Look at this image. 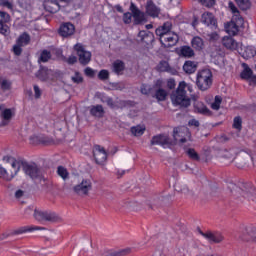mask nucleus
Instances as JSON below:
<instances>
[{
  "label": "nucleus",
  "instance_id": "1",
  "mask_svg": "<svg viewBox=\"0 0 256 256\" xmlns=\"http://www.w3.org/2000/svg\"><path fill=\"white\" fill-rule=\"evenodd\" d=\"M171 29H173V23L167 21L155 31L156 35L160 37V43L165 47H175L179 43V35L171 32Z\"/></svg>",
  "mask_w": 256,
  "mask_h": 256
},
{
  "label": "nucleus",
  "instance_id": "2",
  "mask_svg": "<svg viewBox=\"0 0 256 256\" xmlns=\"http://www.w3.org/2000/svg\"><path fill=\"white\" fill-rule=\"evenodd\" d=\"M187 83L182 81L179 83L177 89L170 95V99L174 107H189L191 105V98L187 95Z\"/></svg>",
  "mask_w": 256,
  "mask_h": 256
},
{
  "label": "nucleus",
  "instance_id": "3",
  "mask_svg": "<svg viewBox=\"0 0 256 256\" xmlns=\"http://www.w3.org/2000/svg\"><path fill=\"white\" fill-rule=\"evenodd\" d=\"M232 195L235 199H248V201H255L256 190L251 184H242L241 186H233Z\"/></svg>",
  "mask_w": 256,
  "mask_h": 256
},
{
  "label": "nucleus",
  "instance_id": "4",
  "mask_svg": "<svg viewBox=\"0 0 256 256\" xmlns=\"http://www.w3.org/2000/svg\"><path fill=\"white\" fill-rule=\"evenodd\" d=\"M213 83V73L211 70L204 69L197 73L196 84L201 91H207Z\"/></svg>",
  "mask_w": 256,
  "mask_h": 256
},
{
  "label": "nucleus",
  "instance_id": "5",
  "mask_svg": "<svg viewBox=\"0 0 256 256\" xmlns=\"http://www.w3.org/2000/svg\"><path fill=\"white\" fill-rule=\"evenodd\" d=\"M173 137L177 143L183 145L191 141V132L189 131V128L185 126L176 127L173 130Z\"/></svg>",
  "mask_w": 256,
  "mask_h": 256
},
{
  "label": "nucleus",
  "instance_id": "6",
  "mask_svg": "<svg viewBox=\"0 0 256 256\" xmlns=\"http://www.w3.org/2000/svg\"><path fill=\"white\" fill-rule=\"evenodd\" d=\"M93 189V182L89 178H84L73 187L74 193L80 197L87 196Z\"/></svg>",
  "mask_w": 256,
  "mask_h": 256
},
{
  "label": "nucleus",
  "instance_id": "7",
  "mask_svg": "<svg viewBox=\"0 0 256 256\" xmlns=\"http://www.w3.org/2000/svg\"><path fill=\"white\" fill-rule=\"evenodd\" d=\"M15 117V108H7L4 104L0 105V118L3 127L9 125Z\"/></svg>",
  "mask_w": 256,
  "mask_h": 256
},
{
  "label": "nucleus",
  "instance_id": "8",
  "mask_svg": "<svg viewBox=\"0 0 256 256\" xmlns=\"http://www.w3.org/2000/svg\"><path fill=\"white\" fill-rule=\"evenodd\" d=\"M74 50L79 57V62L81 65H87L91 61V52L85 50V46H83V44L77 43L74 46Z\"/></svg>",
  "mask_w": 256,
  "mask_h": 256
},
{
  "label": "nucleus",
  "instance_id": "9",
  "mask_svg": "<svg viewBox=\"0 0 256 256\" xmlns=\"http://www.w3.org/2000/svg\"><path fill=\"white\" fill-rule=\"evenodd\" d=\"M130 11L134 19V25H141V23H145V21H147V17H145V12L139 10V8H137L134 3H131Z\"/></svg>",
  "mask_w": 256,
  "mask_h": 256
},
{
  "label": "nucleus",
  "instance_id": "10",
  "mask_svg": "<svg viewBox=\"0 0 256 256\" xmlns=\"http://www.w3.org/2000/svg\"><path fill=\"white\" fill-rule=\"evenodd\" d=\"M93 157L97 165H103L107 161V151H105V148L96 145L93 149Z\"/></svg>",
  "mask_w": 256,
  "mask_h": 256
},
{
  "label": "nucleus",
  "instance_id": "11",
  "mask_svg": "<svg viewBox=\"0 0 256 256\" xmlns=\"http://www.w3.org/2000/svg\"><path fill=\"white\" fill-rule=\"evenodd\" d=\"M201 23L206 25V27H210V29H217V18L211 12H204L201 16Z\"/></svg>",
  "mask_w": 256,
  "mask_h": 256
},
{
  "label": "nucleus",
  "instance_id": "12",
  "mask_svg": "<svg viewBox=\"0 0 256 256\" xmlns=\"http://www.w3.org/2000/svg\"><path fill=\"white\" fill-rule=\"evenodd\" d=\"M239 238L242 241H254V243H256V228L249 226L246 227L240 234H239Z\"/></svg>",
  "mask_w": 256,
  "mask_h": 256
},
{
  "label": "nucleus",
  "instance_id": "13",
  "mask_svg": "<svg viewBox=\"0 0 256 256\" xmlns=\"http://www.w3.org/2000/svg\"><path fill=\"white\" fill-rule=\"evenodd\" d=\"M23 171L25 175H28L31 179H37L40 175L39 168L37 167V164H30V163H24L23 164Z\"/></svg>",
  "mask_w": 256,
  "mask_h": 256
},
{
  "label": "nucleus",
  "instance_id": "14",
  "mask_svg": "<svg viewBox=\"0 0 256 256\" xmlns=\"http://www.w3.org/2000/svg\"><path fill=\"white\" fill-rule=\"evenodd\" d=\"M242 66L244 69L240 74L241 79L249 81L250 85H256V75L253 74V70L246 63H243Z\"/></svg>",
  "mask_w": 256,
  "mask_h": 256
},
{
  "label": "nucleus",
  "instance_id": "15",
  "mask_svg": "<svg viewBox=\"0 0 256 256\" xmlns=\"http://www.w3.org/2000/svg\"><path fill=\"white\" fill-rule=\"evenodd\" d=\"M200 235L204 237V239H207L209 243H221L223 241L224 237L223 234L220 232H206L204 233L203 231L199 230Z\"/></svg>",
  "mask_w": 256,
  "mask_h": 256
},
{
  "label": "nucleus",
  "instance_id": "16",
  "mask_svg": "<svg viewBox=\"0 0 256 256\" xmlns=\"http://www.w3.org/2000/svg\"><path fill=\"white\" fill-rule=\"evenodd\" d=\"M11 21V16L7 12L0 11V33L1 35H7V31H9V27L7 23Z\"/></svg>",
  "mask_w": 256,
  "mask_h": 256
},
{
  "label": "nucleus",
  "instance_id": "17",
  "mask_svg": "<svg viewBox=\"0 0 256 256\" xmlns=\"http://www.w3.org/2000/svg\"><path fill=\"white\" fill-rule=\"evenodd\" d=\"M75 34V25L70 22H66L61 24L59 28V35L61 37H71V35Z\"/></svg>",
  "mask_w": 256,
  "mask_h": 256
},
{
  "label": "nucleus",
  "instance_id": "18",
  "mask_svg": "<svg viewBox=\"0 0 256 256\" xmlns=\"http://www.w3.org/2000/svg\"><path fill=\"white\" fill-rule=\"evenodd\" d=\"M243 24H239L236 20H232L225 24L224 29L228 35H237L239 33V26Z\"/></svg>",
  "mask_w": 256,
  "mask_h": 256
},
{
  "label": "nucleus",
  "instance_id": "19",
  "mask_svg": "<svg viewBox=\"0 0 256 256\" xmlns=\"http://www.w3.org/2000/svg\"><path fill=\"white\" fill-rule=\"evenodd\" d=\"M151 145H161L165 147V145H171V139L165 134L157 135L152 138Z\"/></svg>",
  "mask_w": 256,
  "mask_h": 256
},
{
  "label": "nucleus",
  "instance_id": "20",
  "mask_svg": "<svg viewBox=\"0 0 256 256\" xmlns=\"http://www.w3.org/2000/svg\"><path fill=\"white\" fill-rule=\"evenodd\" d=\"M44 9L48 13H57L61 9V5L57 0H46L44 1Z\"/></svg>",
  "mask_w": 256,
  "mask_h": 256
},
{
  "label": "nucleus",
  "instance_id": "21",
  "mask_svg": "<svg viewBox=\"0 0 256 256\" xmlns=\"http://www.w3.org/2000/svg\"><path fill=\"white\" fill-rule=\"evenodd\" d=\"M228 9H230L231 13L233 14V21H236L239 25H243L244 20L243 17H241V14L239 13V9L233 2L228 3Z\"/></svg>",
  "mask_w": 256,
  "mask_h": 256
},
{
  "label": "nucleus",
  "instance_id": "22",
  "mask_svg": "<svg viewBox=\"0 0 256 256\" xmlns=\"http://www.w3.org/2000/svg\"><path fill=\"white\" fill-rule=\"evenodd\" d=\"M146 13L150 17H159V14L161 13V9L153 3V1L149 0L146 4Z\"/></svg>",
  "mask_w": 256,
  "mask_h": 256
},
{
  "label": "nucleus",
  "instance_id": "23",
  "mask_svg": "<svg viewBox=\"0 0 256 256\" xmlns=\"http://www.w3.org/2000/svg\"><path fill=\"white\" fill-rule=\"evenodd\" d=\"M222 44L226 49H230V51H236L239 49V43L233 39V37L226 36L222 39Z\"/></svg>",
  "mask_w": 256,
  "mask_h": 256
},
{
  "label": "nucleus",
  "instance_id": "24",
  "mask_svg": "<svg viewBox=\"0 0 256 256\" xmlns=\"http://www.w3.org/2000/svg\"><path fill=\"white\" fill-rule=\"evenodd\" d=\"M52 74H53L52 70H49L46 67L40 66V69L37 72L36 77H38V79H40L41 81H47L49 76H51Z\"/></svg>",
  "mask_w": 256,
  "mask_h": 256
},
{
  "label": "nucleus",
  "instance_id": "25",
  "mask_svg": "<svg viewBox=\"0 0 256 256\" xmlns=\"http://www.w3.org/2000/svg\"><path fill=\"white\" fill-rule=\"evenodd\" d=\"M131 253L130 248L122 249V250H109L103 253L102 256H125Z\"/></svg>",
  "mask_w": 256,
  "mask_h": 256
},
{
  "label": "nucleus",
  "instance_id": "26",
  "mask_svg": "<svg viewBox=\"0 0 256 256\" xmlns=\"http://www.w3.org/2000/svg\"><path fill=\"white\" fill-rule=\"evenodd\" d=\"M183 70L185 73L191 75L197 71V63L193 61H186L183 65Z\"/></svg>",
  "mask_w": 256,
  "mask_h": 256
},
{
  "label": "nucleus",
  "instance_id": "27",
  "mask_svg": "<svg viewBox=\"0 0 256 256\" xmlns=\"http://www.w3.org/2000/svg\"><path fill=\"white\" fill-rule=\"evenodd\" d=\"M90 115L93 117H103V115H105V110L102 105L92 106L90 109Z\"/></svg>",
  "mask_w": 256,
  "mask_h": 256
},
{
  "label": "nucleus",
  "instance_id": "28",
  "mask_svg": "<svg viewBox=\"0 0 256 256\" xmlns=\"http://www.w3.org/2000/svg\"><path fill=\"white\" fill-rule=\"evenodd\" d=\"M44 221H48L50 223H57V221H61V218L55 212L46 211Z\"/></svg>",
  "mask_w": 256,
  "mask_h": 256
},
{
  "label": "nucleus",
  "instance_id": "29",
  "mask_svg": "<svg viewBox=\"0 0 256 256\" xmlns=\"http://www.w3.org/2000/svg\"><path fill=\"white\" fill-rule=\"evenodd\" d=\"M194 109L197 111V113H202L203 115H206V113H209V109H207V106L201 101L195 100L194 101Z\"/></svg>",
  "mask_w": 256,
  "mask_h": 256
},
{
  "label": "nucleus",
  "instance_id": "30",
  "mask_svg": "<svg viewBox=\"0 0 256 256\" xmlns=\"http://www.w3.org/2000/svg\"><path fill=\"white\" fill-rule=\"evenodd\" d=\"M191 45L194 49H196V51H201L205 44L203 42V38L196 36L192 39Z\"/></svg>",
  "mask_w": 256,
  "mask_h": 256
},
{
  "label": "nucleus",
  "instance_id": "31",
  "mask_svg": "<svg viewBox=\"0 0 256 256\" xmlns=\"http://www.w3.org/2000/svg\"><path fill=\"white\" fill-rule=\"evenodd\" d=\"M30 42H31V36H29L27 32H24L23 34H21L16 41V43H18V45H21L22 47H25V45H27Z\"/></svg>",
  "mask_w": 256,
  "mask_h": 256
},
{
  "label": "nucleus",
  "instance_id": "32",
  "mask_svg": "<svg viewBox=\"0 0 256 256\" xmlns=\"http://www.w3.org/2000/svg\"><path fill=\"white\" fill-rule=\"evenodd\" d=\"M25 163L26 162L12 160L11 167L14 170V172H11V174L14 175V177H15L17 175V173H19V171H21V167L23 169V164H25Z\"/></svg>",
  "mask_w": 256,
  "mask_h": 256
},
{
  "label": "nucleus",
  "instance_id": "33",
  "mask_svg": "<svg viewBox=\"0 0 256 256\" xmlns=\"http://www.w3.org/2000/svg\"><path fill=\"white\" fill-rule=\"evenodd\" d=\"M15 177V174H9L7 172V169H5L3 166H0V178L4 179V181H12Z\"/></svg>",
  "mask_w": 256,
  "mask_h": 256
},
{
  "label": "nucleus",
  "instance_id": "34",
  "mask_svg": "<svg viewBox=\"0 0 256 256\" xmlns=\"http://www.w3.org/2000/svg\"><path fill=\"white\" fill-rule=\"evenodd\" d=\"M112 69L116 75H119L125 69V63L121 60H116L112 65Z\"/></svg>",
  "mask_w": 256,
  "mask_h": 256
},
{
  "label": "nucleus",
  "instance_id": "35",
  "mask_svg": "<svg viewBox=\"0 0 256 256\" xmlns=\"http://www.w3.org/2000/svg\"><path fill=\"white\" fill-rule=\"evenodd\" d=\"M180 55H182V57H193L195 55V52L193 51L192 47L189 46H183L180 49Z\"/></svg>",
  "mask_w": 256,
  "mask_h": 256
},
{
  "label": "nucleus",
  "instance_id": "36",
  "mask_svg": "<svg viewBox=\"0 0 256 256\" xmlns=\"http://www.w3.org/2000/svg\"><path fill=\"white\" fill-rule=\"evenodd\" d=\"M131 133L134 137H141L145 133V126L137 125L131 128Z\"/></svg>",
  "mask_w": 256,
  "mask_h": 256
},
{
  "label": "nucleus",
  "instance_id": "37",
  "mask_svg": "<svg viewBox=\"0 0 256 256\" xmlns=\"http://www.w3.org/2000/svg\"><path fill=\"white\" fill-rule=\"evenodd\" d=\"M178 191H180L182 195H185V197H193V190H190L186 184H181L178 187Z\"/></svg>",
  "mask_w": 256,
  "mask_h": 256
},
{
  "label": "nucleus",
  "instance_id": "38",
  "mask_svg": "<svg viewBox=\"0 0 256 256\" xmlns=\"http://www.w3.org/2000/svg\"><path fill=\"white\" fill-rule=\"evenodd\" d=\"M157 71H160L161 73L171 71V66H169V62L160 61L159 64L157 65Z\"/></svg>",
  "mask_w": 256,
  "mask_h": 256
},
{
  "label": "nucleus",
  "instance_id": "39",
  "mask_svg": "<svg viewBox=\"0 0 256 256\" xmlns=\"http://www.w3.org/2000/svg\"><path fill=\"white\" fill-rule=\"evenodd\" d=\"M238 7L242 9V11H247V9H251V1L249 0H235Z\"/></svg>",
  "mask_w": 256,
  "mask_h": 256
},
{
  "label": "nucleus",
  "instance_id": "40",
  "mask_svg": "<svg viewBox=\"0 0 256 256\" xmlns=\"http://www.w3.org/2000/svg\"><path fill=\"white\" fill-rule=\"evenodd\" d=\"M167 95L168 93L163 88H159L155 93L157 101H165L167 99Z\"/></svg>",
  "mask_w": 256,
  "mask_h": 256
},
{
  "label": "nucleus",
  "instance_id": "41",
  "mask_svg": "<svg viewBox=\"0 0 256 256\" xmlns=\"http://www.w3.org/2000/svg\"><path fill=\"white\" fill-rule=\"evenodd\" d=\"M45 213L46 211L35 209L33 213L34 219L40 223H43L45 221Z\"/></svg>",
  "mask_w": 256,
  "mask_h": 256
},
{
  "label": "nucleus",
  "instance_id": "42",
  "mask_svg": "<svg viewBox=\"0 0 256 256\" xmlns=\"http://www.w3.org/2000/svg\"><path fill=\"white\" fill-rule=\"evenodd\" d=\"M49 59H51V52H49L47 50H43L40 54L38 62L39 63H47V61H49Z\"/></svg>",
  "mask_w": 256,
  "mask_h": 256
},
{
  "label": "nucleus",
  "instance_id": "43",
  "mask_svg": "<svg viewBox=\"0 0 256 256\" xmlns=\"http://www.w3.org/2000/svg\"><path fill=\"white\" fill-rule=\"evenodd\" d=\"M30 143L31 145H41L45 143V139H43V136L33 135L30 137Z\"/></svg>",
  "mask_w": 256,
  "mask_h": 256
},
{
  "label": "nucleus",
  "instance_id": "44",
  "mask_svg": "<svg viewBox=\"0 0 256 256\" xmlns=\"http://www.w3.org/2000/svg\"><path fill=\"white\" fill-rule=\"evenodd\" d=\"M138 37H140L141 41H146L145 39H149V41H151L153 39V33L142 30L138 33Z\"/></svg>",
  "mask_w": 256,
  "mask_h": 256
},
{
  "label": "nucleus",
  "instance_id": "45",
  "mask_svg": "<svg viewBox=\"0 0 256 256\" xmlns=\"http://www.w3.org/2000/svg\"><path fill=\"white\" fill-rule=\"evenodd\" d=\"M57 174L59 175V177H61L64 181L65 179H69V172L66 170L65 167L63 166H59L57 168Z\"/></svg>",
  "mask_w": 256,
  "mask_h": 256
},
{
  "label": "nucleus",
  "instance_id": "46",
  "mask_svg": "<svg viewBox=\"0 0 256 256\" xmlns=\"http://www.w3.org/2000/svg\"><path fill=\"white\" fill-rule=\"evenodd\" d=\"M223 98L221 96H215L214 102L211 104V108L214 111H219Z\"/></svg>",
  "mask_w": 256,
  "mask_h": 256
},
{
  "label": "nucleus",
  "instance_id": "47",
  "mask_svg": "<svg viewBox=\"0 0 256 256\" xmlns=\"http://www.w3.org/2000/svg\"><path fill=\"white\" fill-rule=\"evenodd\" d=\"M186 154L188 155V157L190 159H192L193 161H199V154L197 153V151H195V149L193 148H189L186 151Z\"/></svg>",
  "mask_w": 256,
  "mask_h": 256
},
{
  "label": "nucleus",
  "instance_id": "48",
  "mask_svg": "<svg viewBox=\"0 0 256 256\" xmlns=\"http://www.w3.org/2000/svg\"><path fill=\"white\" fill-rule=\"evenodd\" d=\"M242 125H243V120L241 119V117H239V116L235 117L234 122H233L234 129L241 131V129L243 127Z\"/></svg>",
  "mask_w": 256,
  "mask_h": 256
},
{
  "label": "nucleus",
  "instance_id": "49",
  "mask_svg": "<svg viewBox=\"0 0 256 256\" xmlns=\"http://www.w3.org/2000/svg\"><path fill=\"white\" fill-rule=\"evenodd\" d=\"M73 83L79 85V83H83V76L79 72H75V74L71 77Z\"/></svg>",
  "mask_w": 256,
  "mask_h": 256
},
{
  "label": "nucleus",
  "instance_id": "50",
  "mask_svg": "<svg viewBox=\"0 0 256 256\" xmlns=\"http://www.w3.org/2000/svg\"><path fill=\"white\" fill-rule=\"evenodd\" d=\"M131 21H133V13L130 12H126L123 14V22L126 25H129L131 23Z\"/></svg>",
  "mask_w": 256,
  "mask_h": 256
},
{
  "label": "nucleus",
  "instance_id": "51",
  "mask_svg": "<svg viewBox=\"0 0 256 256\" xmlns=\"http://www.w3.org/2000/svg\"><path fill=\"white\" fill-rule=\"evenodd\" d=\"M0 7H6V9L13 11V2L9 0H0Z\"/></svg>",
  "mask_w": 256,
  "mask_h": 256
},
{
  "label": "nucleus",
  "instance_id": "52",
  "mask_svg": "<svg viewBox=\"0 0 256 256\" xmlns=\"http://www.w3.org/2000/svg\"><path fill=\"white\" fill-rule=\"evenodd\" d=\"M98 78L100 79V81H107V79H109V71L108 70H101L98 73Z\"/></svg>",
  "mask_w": 256,
  "mask_h": 256
},
{
  "label": "nucleus",
  "instance_id": "53",
  "mask_svg": "<svg viewBox=\"0 0 256 256\" xmlns=\"http://www.w3.org/2000/svg\"><path fill=\"white\" fill-rule=\"evenodd\" d=\"M141 93L143 95H149V93H151V86L147 85V84H143L141 86Z\"/></svg>",
  "mask_w": 256,
  "mask_h": 256
},
{
  "label": "nucleus",
  "instance_id": "54",
  "mask_svg": "<svg viewBox=\"0 0 256 256\" xmlns=\"http://www.w3.org/2000/svg\"><path fill=\"white\" fill-rule=\"evenodd\" d=\"M43 227H39V226H28L24 231L28 232V233H32V231H43Z\"/></svg>",
  "mask_w": 256,
  "mask_h": 256
},
{
  "label": "nucleus",
  "instance_id": "55",
  "mask_svg": "<svg viewBox=\"0 0 256 256\" xmlns=\"http://www.w3.org/2000/svg\"><path fill=\"white\" fill-rule=\"evenodd\" d=\"M21 47L23 46L16 42V45L13 47V51L16 55H21V53H23V49Z\"/></svg>",
  "mask_w": 256,
  "mask_h": 256
},
{
  "label": "nucleus",
  "instance_id": "56",
  "mask_svg": "<svg viewBox=\"0 0 256 256\" xmlns=\"http://www.w3.org/2000/svg\"><path fill=\"white\" fill-rule=\"evenodd\" d=\"M84 73L86 77H95V70H93V68H85Z\"/></svg>",
  "mask_w": 256,
  "mask_h": 256
},
{
  "label": "nucleus",
  "instance_id": "57",
  "mask_svg": "<svg viewBox=\"0 0 256 256\" xmlns=\"http://www.w3.org/2000/svg\"><path fill=\"white\" fill-rule=\"evenodd\" d=\"M209 41H219V34L217 32H212L208 34Z\"/></svg>",
  "mask_w": 256,
  "mask_h": 256
},
{
  "label": "nucleus",
  "instance_id": "58",
  "mask_svg": "<svg viewBox=\"0 0 256 256\" xmlns=\"http://www.w3.org/2000/svg\"><path fill=\"white\" fill-rule=\"evenodd\" d=\"M242 56L244 57V59H249L253 57V50H251L250 48H246Z\"/></svg>",
  "mask_w": 256,
  "mask_h": 256
},
{
  "label": "nucleus",
  "instance_id": "59",
  "mask_svg": "<svg viewBox=\"0 0 256 256\" xmlns=\"http://www.w3.org/2000/svg\"><path fill=\"white\" fill-rule=\"evenodd\" d=\"M202 5H205V7H213L215 5V0H200Z\"/></svg>",
  "mask_w": 256,
  "mask_h": 256
},
{
  "label": "nucleus",
  "instance_id": "60",
  "mask_svg": "<svg viewBox=\"0 0 256 256\" xmlns=\"http://www.w3.org/2000/svg\"><path fill=\"white\" fill-rule=\"evenodd\" d=\"M176 85L177 84L175 83V79L170 78V79L167 80L168 89H175Z\"/></svg>",
  "mask_w": 256,
  "mask_h": 256
},
{
  "label": "nucleus",
  "instance_id": "61",
  "mask_svg": "<svg viewBox=\"0 0 256 256\" xmlns=\"http://www.w3.org/2000/svg\"><path fill=\"white\" fill-rule=\"evenodd\" d=\"M10 87H11V82L7 80H3L1 82V89H3L4 91H7V89H9Z\"/></svg>",
  "mask_w": 256,
  "mask_h": 256
},
{
  "label": "nucleus",
  "instance_id": "62",
  "mask_svg": "<svg viewBox=\"0 0 256 256\" xmlns=\"http://www.w3.org/2000/svg\"><path fill=\"white\" fill-rule=\"evenodd\" d=\"M34 93L36 99H39V97H41V89L39 88V86L34 85Z\"/></svg>",
  "mask_w": 256,
  "mask_h": 256
},
{
  "label": "nucleus",
  "instance_id": "63",
  "mask_svg": "<svg viewBox=\"0 0 256 256\" xmlns=\"http://www.w3.org/2000/svg\"><path fill=\"white\" fill-rule=\"evenodd\" d=\"M67 63H68L69 65H73V64L77 63V57H76V56H70V57L68 58V60H67Z\"/></svg>",
  "mask_w": 256,
  "mask_h": 256
},
{
  "label": "nucleus",
  "instance_id": "64",
  "mask_svg": "<svg viewBox=\"0 0 256 256\" xmlns=\"http://www.w3.org/2000/svg\"><path fill=\"white\" fill-rule=\"evenodd\" d=\"M33 212L35 213V210H34L33 206H29L25 210V215H33Z\"/></svg>",
  "mask_w": 256,
  "mask_h": 256
}]
</instances>
